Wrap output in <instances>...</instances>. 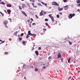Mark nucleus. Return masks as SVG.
Instances as JSON below:
<instances>
[{
  "label": "nucleus",
  "instance_id": "1",
  "mask_svg": "<svg viewBox=\"0 0 80 80\" xmlns=\"http://www.w3.org/2000/svg\"><path fill=\"white\" fill-rule=\"evenodd\" d=\"M52 5H55L56 6H59V4L57 2H52Z\"/></svg>",
  "mask_w": 80,
  "mask_h": 80
},
{
  "label": "nucleus",
  "instance_id": "2",
  "mask_svg": "<svg viewBox=\"0 0 80 80\" xmlns=\"http://www.w3.org/2000/svg\"><path fill=\"white\" fill-rule=\"evenodd\" d=\"M52 14H49V17H50V18H51L52 22H54V18H53V17L52 16Z\"/></svg>",
  "mask_w": 80,
  "mask_h": 80
},
{
  "label": "nucleus",
  "instance_id": "3",
  "mask_svg": "<svg viewBox=\"0 0 80 80\" xmlns=\"http://www.w3.org/2000/svg\"><path fill=\"white\" fill-rule=\"evenodd\" d=\"M73 16H75V14H70V15L68 16V17L69 19L72 18Z\"/></svg>",
  "mask_w": 80,
  "mask_h": 80
},
{
  "label": "nucleus",
  "instance_id": "4",
  "mask_svg": "<svg viewBox=\"0 0 80 80\" xmlns=\"http://www.w3.org/2000/svg\"><path fill=\"white\" fill-rule=\"evenodd\" d=\"M63 8H64L65 10H67L68 8V6L66 5L65 6L63 7Z\"/></svg>",
  "mask_w": 80,
  "mask_h": 80
},
{
  "label": "nucleus",
  "instance_id": "5",
  "mask_svg": "<svg viewBox=\"0 0 80 80\" xmlns=\"http://www.w3.org/2000/svg\"><path fill=\"white\" fill-rule=\"evenodd\" d=\"M3 23L4 25H7V23H8V21L7 20H5L3 21Z\"/></svg>",
  "mask_w": 80,
  "mask_h": 80
},
{
  "label": "nucleus",
  "instance_id": "6",
  "mask_svg": "<svg viewBox=\"0 0 80 80\" xmlns=\"http://www.w3.org/2000/svg\"><path fill=\"white\" fill-rule=\"evenodd\" d=\"M27 7V6L24 3L22 4V8H25V7Z\"/></svg>",
  "mask_w": 80,
  "mask_h": 80
},
{
  "label": "nucleus",
  "instance_id": "7",
  "mask_svg": "<svg viewBox=\"0 0 80 80\" xmlns=\"http://www.w3.org/2000/svg\"><path fill=\"white\" fill-rule=\"evenodd\" d=\"M58 11H62L63 10V8H60V7H58Z\"/></svg>",
  "mask_w": 80,
  "mask_h": 80
},
{
  "label": "nucleus",
  "instance_id": "8",
  "mask_svg": "<svg viewBox=\"0 0 80 80\" xmlns=\"http://www.w3.org/2000/svg\"><path fill=\"white\" fill-rule=\"evenodd\" d=\"M21 12L23 13V14H24L26 17H27V15L25 13V12L23 11H21Z\"/></svg>",
  "mask_w": 80,
  "mask_h": 80
},
{
  "label": "nucleus",
  "instance_id": "9",
  "mask_svg": "<svg viewBox=\"0 0 80 80\" xmlns=\"http://www.w3.org/2000/svg\"><path fill=\"white\" fill-rule=\"evenodd\" d=\"M58 58H61V53H58Z\"/></svg>",
  "mask_w": 80,
  "mask_h": 80
},
{
  "label": "nucleus",
  "instance_id": "10",
  "mask_svg": "<svg viewBox=\"0 0 80 80\" xmlns=\"http://www.w3.org/2000/svg\"><path fill=\"white\" fill-rule=\"evenodd\" d=\"M28 35H30V36H32V33H31L30 31H28Z\"/></svg>",
  "mask_w": 80,
  "mask_h": 80
},
{
  "label": "nucleus",
  "instance_id": "11",
  "mask_svg": "<svg viewBox=\"0 0 80 80\" xmlns=\"http://www.w3.org/2000/svg\"><path fill=\"white\" fill-rule=\"evenodd\" d=\"M18 33V31H16L15 32V33H14L13 35H15V36H17V34Z\"/></svg>",
  "mask_w": 80,
  "mask_h": 80
},
{
  "label": "nucleus",
  "instance_id": "12",
  "mask_svg": "<svg viewBox=\"0 0 80 80\" xmlns=\"http://www.w3.org/2000/svg\"><path fill=\"white\" fill-rule=\"evenodd\" d=\"M72 60H73V59H72L71 58H69L68 59V63H70V60H72Z\"/></svg>",
  "mask_w": 80,
  "mask_h": 80
},
{
  "label": "nucleus",
  "instance_id": "13",
  "mask_svg": "<svg viewBox=\"0 0 80 80\" xmlns=\"http://www.w3.org/2000/svg\"><path fill=\"white\" fill-rule=\"evenodd\" d=\"M7 12L8 14H10V13H11V10L10 9H8L7 10Z\"/></svg>",
  "mask_w": 80,
  "mask_h": 80
},
{
  "label": "nucleus",
  "instance_id": "14",
  "mask_svg": "<svg viewBox=\"0 0 80 80\" xmlns=\"http://www.w3.org/2000/svg\"><path fill=\"white\" fill-rule=\"evenodd\" d=\"M42 13H44V15H45V14H46L47 12H45L43 10H42Z\"/></svg>",
  "mask_w": 80,
  "mask_h": 80
},
{
  "label": "nucleus",
  "instance_id": "15",
  "mask_svg": "<svg viewBox=\"0 0 80 80\" xmlns=\"http://www.w3.org/2000/svg\"><path fill=\"white\" fill-rule=\"evenodd\" d=\"M43 12L42 11L40 12L39 15L40 16H42V15H43Z\"/></svg>",
  "mask_w": 80,
  "mask_h": 80
},
{
  "label": "nucleus",
  "instance_id": "16",
  "mask_svg": "<svg viewBox=\"0 0 80 80\" xmlns=\"http://www.w3.org/2000/svg\"><path fill=\"white\" fill-rule=\"evenodd\" d=\"M7 6L8 7H12V5L8 4L7 5Z\"/></svg>",
  "mask_w": 80,
  "mask_h": 80
},
{
  "label": "nucleus",
  "instance_id": "17",
  "mask_svg": "<svg viewBox=\"0 0 80 80\" xmlns=\"http://www.w3.org/2000/svg\"><path fill=\"white\" fill-rule=\"evenodd\" d=\"M35 52L36 53V54L37 55H38V52L36 51Z\"/></svg>",
  "mask_w": 80,
  "mask_h": 80
},
{
  "label": "nucleus",
  "instance_id": "18",
  "mask_svg": "<svg viewBox=\"0 0 80 80\" xmlns=\"http://www.w3.org/2000/svg\"><path fill=\"white\" fill-rule=\"evenodd\" d=\"M0 4H2V5H5V3L3 2H0Z\"/></svg>",
  "mask_w": 80,
  "mask_h": 80
},
{
  "label": "nucleus",
  "instance_id": "19",
  "mask_svg": "<svg viewBox=\"0 0 80 80\" xmlns=\"http://www.w3.org/2000/svg\"><path fill=\"white\" fill-rule=\"evenodd\" d=\"M76 2L77 3H80V0H78Z\"/></svg>",
  "mask_w": 80,
  "mask_h": 80
},
{
  "label": "nucleus",
  "instance_id": "20",
  "mask_svg": "<svg viewBox=\"0 0 80 80\" xmlns=\"http://www.w3.org/2000/svg\"><path fill=\"white\" fill-rule=\"evenodd\" d=\"M27 6H28V7H29V8H30V4H29V3H27Z\"/></svg>",
  "mask_w": 80,
  "mask_h": 80
},
{
  "label": "nucleus",
  "instance_id": "21",
  "mask_svg": "<svg viewBox=\"0 0 80 80\" xmlns=\"http://www.w3.org/2000/svg\"><path fill=\"white\" fill-rule=\"evenodd\" d=\"M68 43H69V44L70 45H72V43L70 41H68Z\"/></svg>",
  "mask_w": 80,
  "mask_h": 80
},
{
  "label": "nucleus",
  "instance_id": "22",
  "mask_svg": "<svg viewBox=\"0 0 80 80\" xmlns=\"http://www.w3.org/2000/svg\"><path fill=\"white\" fill-rule=\"evenodd\" d=\"M19 8L20 10H22V7L20 6H19Z\"/></svg>",
  "mask_w": 80,
  "mask_h": 80
},
{
  "label": "nucleus",
  "instance_id": "23",
  "mask_svg": "<svg viewBox=\"0 0 80 80\" xmlns=\"http://www.w3.org/2000/svg\"><path fill=\"white\" fill-rule=\"evenodd\" d=\"M18 38L19 40H20V41H22V38Z\"/></svg>",
  "mask_w": 80,
  "mask_h": 80
},
{
  "label": "nucleus",
  "instance_id": "24",
  "mask_svg": "<svg viewBox=\"0 0 80 80\" xmlns=\"http://www.w3.org/2000/svg\"><path fill=\"white\" fill-rule=\"evenodd\" d=\"M38 69L37 68H36L35 69V71L36 72H37V71H38Z\"/></svg>",
  "mask_w": 80,
  "mask_h": 80
},
{
  "label": "nucleus",
  "instance_id": "25",
  "mask_svg": "<svg viewBox=\"0 0 80 80\" xmlns=\"http://www.w3.org/2000/svg\"><path fill=\"white\" fill-rule=\"evenodd\" d=\"M29 37V35L28 34L26 36V38H28V37Z\"/></svg>",
  "mask_w": 80,
  "mask_h": 80
},
{
  "label": "nucleus",
  "instance_id": "26",
  "mask_svg": "<svg viewBox=\"0 0 80 80\" xmlns=\"http://www.w3.org/2000/svg\"><path fill=\"white\" fill-rule=\"evenodd\" d=\"M32 36H33V37H35L36 36V34H32Z\"/></svg>",
  "mask_w": 80,
  "mask_h": 80
},
{
  "label": "nucleus",
  "instance_id": "27",
  "mask_svg": "<svg viewBox=\"0 0 80 80\" xmlns=\"http://www.w3.org/2000/svg\"><path fill=\"white\" fill-rule=\"evenodd\" d=\"M0 13L1 14L2 16H3V15H4V14H3V13H2V12H0Z\"/></svg>",
  "mask_w": 80,
  "mask_h": 80
},
{
  "label": "nucleus",
  "instance_id": "28",
  "mask_svg": "<svg viewBox=\"0 0 80 80\" xmlns=\"http://www.w3.org/2000/svg\"><path fill=\"white\" fill-rule=\"evenodd\" d=\"M45 25H46V26H48V24L47 23V22L45 23Z\"/></svg>",
  "mask_w": 80,
  "mask_h": 80
},
{
  "label": "nucleus",
  "instance_id": "29",
  "mask_svg": "<svg viewBox=\"0 0 80 80\" xmlns=\"http://www.w3.org/2000/svg\"><path fill=\"white\" fill-rule=\"evenodd\" d=\"M57 18H59V17H60V16L58 14L57 15Z\"/></svg>",
  "mask_w": 80,
  "mask_h": 80
},
{
  "label": "nucleus",
  "instance_id": "30",
  "mask_svg": "<svg viewBox=\"0 0 80 80\" xmlns=\"http://www.w3.org/2000/svg\"><path fill=\"white\" fill-rule=\"evenodd\" d=\"M23 35H24V34L23 33H22L21 34V36L22 37V36H23Z\"/></svg>",
  "mask_w": 80,
  "mask_h": 80
},
{
  "label": "nucleus",
  "instance_id": "31",
  "mask_svg": "<svg viewBox=\"0 0 80 80\" xmlns=\"http://www.w3.org/2000/svg\"><path fill=\"white\" fill-rule=\"evenodd\" d=\"M4 54L5 55H7V54H8V53L7 52H5L4 53Z\"/></svg>",
  "mask_w": 80,
  "mask_h": 80
},
{
  "label": "nucleus",
  "instance_id": "32",
  "mask_svg": "<svg viewBox=\"0 0 80 80\" xmlns=\"http://www.w3.org/2000/svg\"><path fill=\"white\" fill-rule=\"evenodd\" d=\"M45 21H48V19H45Z\"/></svg>",
  "mask_w": 80,
  "mask_h": 80
},
{
  "label": "nucleus",
  "instance_id": "33",
  "mask_svg": "<svg viewBox=\"0 0 80 80\" xmlns=\"http://www.w3.org/2000/svg\"><path fill=\"white\" fill-rule=\"evenodd\" d=\"M31 4L32 5V6H33V7L34 6L35 4H34V3H31Z\"/></svg>",
  "mask_w": 80,
  "mask_h": 80
},
{
  "label": "nucleus",
  "instance_id": "34",
  "mask_svg": "<svg viewBox=\"0 0 80 80\" xmlns=\"http://www.w3.org/2000/svg\"><path fill=\"white\" fill-rule=\"evenodd\" d=\"M51 58H52V57H49L48 58L49 60H50V59H51Z\"/></svg>",
  "mask_w": 80,
  "mask_h": 80
},
{
  "label": "nucleus",
  "instance_id": "35",
  "mask_svg": "<svg viewBox=\"0 0 80 80\" xmlns=\"http://www.w3.org/2000/svg\"><path fill=\"white\" fill-rule=\"evenodd\" d=\"M35 16L36 18H38V16H37V15H36Z\"/></svg>",
  "mask_w": 80,
  "mask_h": 80
},
{
  "label": "nucleus",
  "instance_id": "36",
  "mask_svg": "<svg viewBox=\"0 0 80 80\" xmlns=\"http://www.w3.org/2000/svg\"><path fill=\"white\" fill-rule=\"evenodd\" d=\"M61 62H63V58H61Z\"/></svg>",
  "mask_w": 80,
  "mask_h": 80
},
{
  "label": "nucleus",
  "instance_id": "37",
  "mask_svg": "<svg viewBox=\"0 0 80 80\" xmlns=\"http://www.w3.org/2000/svg\"><path fill=\"white\" fill-rule=\"evenodd\" d=\"M22 43L23 44H25V42L24 41H23Z\"/></svg>",
  "mask_w": 80,
  "mask_h": 80
},
{
  "label": "nucleus",
  "instance_id": "38",
  "mask_svg": "<svg viewBox=\"0 0 80 80\" xmlns=\"http://www.w3.org/2000/svg\"><path fill=\"white\" fill-rule=\"evenodd\" d=\"M29 27H31H31H32V26H31V24H29Z\"/></svg>",
  "mask_w": 80,
  "mask_h": 80
},
{
  "label": "nucleus",
  "instance_id": "39",
  "mask_svg": "<svg viewBox=\"0 0 80 80\" xmlns=\"http://www.w3.org/2000/svg\"><path fill=\"white\" fill-rule=\"evenodd\" d=\"M41 3L42 5H44L45 4V3H44L42 2H41Z\"/></svg>",
  "mask_w": 80,
  "mask_h": 80
},
{
  "label": "nucleus",
  "instance_id": "40",
  "mask_svg": "<svg viewBox=\"0 0 80 80\" xmlns=\"http://www.w3.org/2000/svg\"><path fill=\"white\" fill-rule=\"evenodd\" d=\"M33 7H34V8H37V6H34Z\"/></svg>",
  "mask_w": 80,
  "mask_h": 80
},
{
  "label": "nucleus",
  "instance_id": "41",
  "mask_svg": "<svg viewBox=\"0 0 80 80\" xmlns=\"http://www.w3.org/2000/svg\"><path fill=\"white\" fill-rule=\"evenodd\" d=\"M45 68H46V67L44 66L43 68H43V69H45Z\"/></svg>",
  "mask_w": 80,
  "mask_h": 80
},
{
  "label": "nucleus",
  "instance_id": "42",
  "mask_svg": "<svg viewBox=\"0 0 80 80\" xmlns=\"http://www.w3.org/2000/svg\"><path fill=\"white\" fill-rule=\"evenodd\" d=\"M80 10L79 9H77V11L78 12H80Z\"/></svg>",
  "mask_w": 80,
  "mask_h": 80
},
{
  "label": "nucleus",
  "instance_id": "43",
  "mask_svg": "<svg viewBox=\"0 0 80 80\" xmlns=\"http://www.w3.org/2000/svg\"><path fill=\"white\" fill-rule=\"evenodd\" d=\"M42 48L41 47L39 48V50H41Z\"/></svg>",
  "mask_w": 80,
  "mask_h": 80
},
{
  "label": "nucleus",
  "instance_id": "44",
  "mask_svg": "<svg viewBox=\"0 0 80 80\" xmlns=\"http://www.w3.org/2000/svg\"><path fill=\"white\" fill-rule=\"evenodd\" d=\"M70 78H71V77H69L68 78V80H70Z\"/></svg>",
  "mask_w": 80,
  "mask_h": 80
},
{
  "label": "nucleus",
  "instance_id": "45",
  "mask_svg": "<svg viewBox=\"0 0 80 80\" xmlns=\"http://www.w3.org/2000/svg\"><path fill=\"white\" fill-rule=\"evenodd\" d=\"M44 5L45 6H47V3H45L44 4Z\"/></svg>",
  "mask_w": 80,
  "mask_h": 80
},
{
  "label": "nucleus",
  "instance_id": "46",
  "mask_svg": "<svg viewBox=\"0 0 80 80\" xmlns=\"http://www.w3.org/2000/svg\"><path fill=\"white\" fill-rule=\"evenodd\" d=\"M63 1L64 2H67V0H64Z\"/></svg>",
  "mask_w": 80,
  "mask_h": 80
},
{
  "label": "nucleus",
  "instance_id": "47",
  "mask_svg": "<svg viewBox=\"0 0 80 80\" xmlns=\"http://www.w3.org/2000/svg\"><path fill=\"white\" fill-rule=\"evenodd\" d=\"M31 20H32V21H33V19L32 18H31Z\"/></svg>",
  "mask_w": 80,
  "mask_h": 80
},
{
  "label": "nucleus",
  "instance_id": "48",
  "mask_svg": "<svg viewBox=\"0 0 80 80\" xmlns=\"http://www.w3.org/2000/svg\"><path fill=\"white\" fill-rule=\"evenodd\" d=\"M8 20H12V19H11V18H8Z\"/></svg>",
  "mask_w": 80,
  "mask_h": 80
},
{
  "label": "nucleus",
  "instance_id": "49",
  "mask_svg": "<svg viewBox=\"0 0 80 80\" xmlns=\"http://www.w3.org/2000/svg\"><path fill=\"white\" fill-rule=\"evenodd\" d=\"M78 7H80V3H79L78 4Z\"/></svg>",
  "mask_w": 80,
  "mask_h": 80
},
{
  "label": "nucleus",
  "instance_id": "50",
  "mask_svg": "<svg viewBox=\"0 0 80 80\" xmlns=\"http://www.w3.org/2000/svg\"><path fill=\"white\" fill-rule=\"evenodd\" d=\"M59 14H60V15H62V13L61 12H59Z\"/></svg>",
  "mask_w": 80,
  "mask_h": 80
},
{
  "label": "nucleus",
  "instance_id": "51",
  "mask_svg": "<svg viewBox=\"0 0 80 80\" xmlns=\"http://www.w3.org/2000/svg\"><path fill=\"white\" fill-rule=\"evenodd\" d=\"M38 5H41V4L40 3H38Z\"/></svg>",
  "mask_w": 80,
  "mask_h": 80
},
{
  "label": "nucleus",
  "instance_id": "52",
  "mask_svg": "<svg viewBox=\"0 0 80 80\" xmlns=\"http://www.w3.org/2000/svg\"><path fill=\"white\" fill-rule=\"evenodd\" d=\"M4 43V42L2 41V43H1L2 44V43Z\"/></svg>",
  "mask_w": 80,
  "mask_h": 80
},
{
  "label": "nucleus",
  "instance_id": "53",
  "mask_svg": "<svg viewBox=\"0 0 80 80\" xmlns=\"http://www.w3.org/2000/svg\"><path fill=\"white\" fill-rule=\"evenodd\" d=\"M32 2H35V0H33L32 1Z\"/></svg>",
  "mask_w": 80,
  "mask_h": 80
},
{
  "label": "nucleus",
  "instance_id": "54",
  "mask_svg": "<svg viewBox=\"0 0 80 80\" xmlns=\"http://www.w3.org/2000/svg\"><path fill=\"white\" fill-rule=\"evenodd\" d=\"M34 46H35V45H34V46L32 48V49L33 50V49H34L33 47H34Z\"/></svg>",
  "mask_w": 80,
  "mask_h": 80
},
{
  "label": "nucleus",
  "instance_id": "55",
  "mask_svg": "<svg viewBox=\"0 0 80 80\" xmlns=\"http://www.w3.org/2000/svg\"><path fill=\"white\" fill-rule=\"evenodd\" d=\"M22 78H23V76H24V75H22Z\"/></svg>",
  "mask_w": 80,
  "mask_h": 80
},
{
  "label": "nucleus",
  "instance_id": "56",
  "mask_svg": "<svg viewBox=\"0 0 80 80\" xmlns=\"http://www.w3.org/2000/svg\"><path fill=\"white\" fill-rule=\"evenodd\" d=\"M6 27L7 28H8V26H6V25H5Z\"/></svg>",
  "mask_w": 80,
  "mask_h": 80
},
{
  "label": "nucleus",
  "instance_id": "57",
  "mask_svg": "<svg viewBox=\"0 0 80 80\" xmlns=\"http://www.w3.org/2000/svg\"><path fill=\"white\" fill-rule=\"evenodd\" d=\"M35 24H36V23H32V25H35Z\"/></svg>",
  "mask_w": 80,
  "mask_h": 80
},
{
  "label": "nucleus",
  "instance_id": "58",
  "mask_svg": "<svg viewBox=\"0 0 80 80\" xmlns=\"http://www.w3.org/2000/svg\"><path fill=\"white\" fill-rule=\"evenodd\" d=\"M43 30H46V29H43Z\"/></svg>",
  "mask_w": 80,
  "mask_h": 80
},
{
  "label": "nucleus",
  "instance_id": "59",
  "mask_svg": "<svg viewBox=\"0 0 80 80\" xmlns=\"http://www.w3.org/2000/svg\"><path fill=\"white\" fill-rule=\"evenodd\" d=\"M0 42H2V40L1 39H0Z\"/></svg>",
  "mask_w": 80,
  "mask_h": 80
},
{
  "label": "nucleus",
  "instance_id": "60",
  "mask_svg": "<svg viewBox=\"0 0 80 80\" xmlns=\"http://www.w3.org/2000/svg\"><path fill=\"white\" fill-rule=\"evenodd\" d=\"M28 22H30V20H28Z\"/></svg>",
  "mask_w": 80,
  "mask_h": 80
},
{
  "label": "nucleus",
  "instance_id": "61",
  "mask_svg": "<svg viewBox=\"0 0 80 80\" xmlns=\"http://www.w3.org/2000/svg\"><path fill=\"white\" fill-rule=\"evenodd\" d=\"M24 79H26V78L25 77H24Z\"/></svg>",
  "mask_w": 80,
  "mask_h": 80
},
{
  "label": "nucleus",
  "instance_id": "62",
  "mask_svg": "<svg viewBox=\"0 0 80 80\" xmlns=\"http://www.w3.org/2000/svg\"><path fill=\"white\" fill-rule=\"evenodd\" d=\"M40 5L41 6V7H42V5L41 4Z\"/></svg>",
  "mask_w": 80,
  "mask_h": 80
},
{
  "label": "nucleus",
  "instance_id": "63",
  "mask_svg": "<svg viewBox=\"0 0 80 80\" xmlns=\"http://www.w3.org/2000/svg\"><path fill=\"white\" fill-rule=\"evenodd\" d=\"M54 54H55V52H54Z\"/></svg>",
  "mask_w": 80,
  "mask_h": 80
},
{
  "label": "nucleus",
  "instance_id": "64",
  "mask_svg": "<svg viewBox=\"0 0 80 80\" xmlns=\"http://www.w3.org/2000/svg\"><path fill=\"white\" fill-rule=\"evenodd\" d=\"M0 2H2V1L0 0Z\"/></svg>",
  "mask_w": 80,
  "mask_h": 80
}]
</instances>
